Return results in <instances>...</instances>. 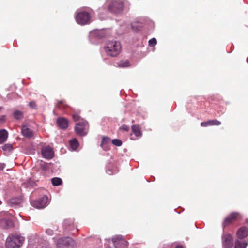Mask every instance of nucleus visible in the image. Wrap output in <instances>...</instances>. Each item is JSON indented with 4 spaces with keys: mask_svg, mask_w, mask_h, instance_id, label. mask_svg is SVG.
Returning a JSON list of instances; mask_svg holds the SVG:
<instances>
[{
    "mask_svg": "<svg viewBox=\"0 0 248 248\" xmlns=\"http://www.w3.org/2000/svg\"><path fill=\"white\" fill-rule=\"evenodd\" d=\"M29 106L31 108H36L37 105L34 101H31L29 103Z\"/></svg>",
    "mask_w": 248,
    "mask_h": 248,
    "instance_id": "2f4dec72",
    "label": "nucleus"
},
{
    "mask_svg": "<svg viewBox=\"0 0 248 248\" xmlns=\"http://www.w3.org/2000/svg\"><path fill=\"white\" fill-rule=\"evenodd\" d=\"M239 216V214L237 212L231 213L224 219L222 223L223 228H224L227 226L234 222L238 218Z\"/></svg>",
    "mask_w": 248,
    "mask_h": 248,
    "instance_id": "6e6552de",
    "label": "nucleus"
},
{
    "mask_svg": "<svg viewBox=\"0 0 248 248\" xmlns=\"http://www.w3.org/2000/svg\"><path fill=\"white\" fill-rule=\"evenodd\" d=\"M14 117L16 120H21L23 118V113L19 110H16L14 112Z\"/></svg>",
    "mask_w": 248,
    "mask_h": 248,
    "instance_id": "393cba45",
    "label": "nucleus"
},
{
    "mask_svg": "<svg viewBox=\"0 0 248 248\" xmlns=\"http://www.w3.org/2000/svg\"><path fill=\"white\" fill-rule=\"evenodd\" d=\"M8 132L5 129L0 130V144L4 142L8 138Z\"/></svg>",
    "mask_w": 248,
    "mask_h": 248,
    "instance_id": "a211bd4d",
    "label": "nucleus"
},
{
    "mask_svg": "<svg viewBox=\"0 0 248 248\" xmlns=\"http://www.w3.org/2000/svg\"><path fill=\"white\" fill-rule=\"evenodd\" d=\"M201 126L202 127H207L210 126L209 121L203 122L201 123Z\"/></svg>",
    "mask_w": 248,
    "mask_h": 248,
    "instance_id": "72a5a7b5",
    "label": "nucleus"
},
{
    "mask_svg": "<svg viewBox=\"0 0 248 248\" xmlns=\"http://www.w3.org/2000/svg\"><path fill=\"white\" fill-rule=\"evenodd\" d=\"M210 126L216 125L218 126L221 124V122L217 120H209Z\"/></svg>",
    "mask_w": 248,
    "mask_h": 248,
    "instance_id": "bb28decb",
    "label": "nucleus"
},
{
    "mask_svg": "<svg viewBox=\"0 0 248 248\" xmlns=\"http://www.w3.org/2000/svg\"><path fill=\"white\" fill-rule=\"evenodd\" d=\"M88 122L85 120H81V122L76 124L75 130L77 134L80 136H85L88 132Z\"/></svg>",
    "mask_w": 248,
    "mask_h": 248,
    "instance_id": "20e7f679",
    "label": "nucleus"
},
{
    "mask_svg": "<svg viewBox=\"0 0 248 248\" xmlns=\"http://www.w3.org/2000/svg\"><path fill=\"white\" fill-rule=\"evenodd\" d=\"M112 143L117 146H120L122 144V142L121 140L119 139H114L112 141Z\"/></svg>",
    "mask_w": 248,
    "mask_h": 248,
    "instance_id": "c756f323",
    "label": "nucleus"
},
{
    "mask_svg": "<svg viewBox=\"0 0 248 248\" xmlns=\"http://www.w3.org/2000/svg\"><path fill=\"white\" fill-rule=\"evenodd\" d=\"M80 111H75V110H73V113L72 114V118L74 121L77 122H81V120H84L83 119L81 118L80 115Z\"/></svg>",
    "mask_w": 248,
    "mask_h": 248,
    "instance_id": "aec40b11",
    "label": "nucleus"
},
{
    "mask_svg": "<svg viewBox=\"0 0 248 248\" xmlns=\"http://www.w3.org/2000/svg\"><path fill=\"white\" fill-rule=\"evenodd\" d=\"M119 129L123 131H128L129 130V127L127 125L124 124L120 127Z\"/></svg>",
    "mask_w": 248,
    "mask_h": 248,
    "instance_id": "473e14b6",
    "label": "nucleus"
},
{
    "mask_svg": "<svg viewBox=\"0 0 248 248\" xmlns=\"http://www.w3.org/2000/svg\"><path fill=\"white\" fill-rule=\"evenodd\" d=\"M51 182L54 186H58L62 184V180L58 177H55L51 179Z\"/></svg>",
    "mask_w": 248,
    "mask_h": 248,
    "instance_id": "b1692460",
    "label": "nucleus"
},
{
    "mask_svg": "<svg viewBox=\"0 0 248 248\" xmlns=\"http://www.w3.org/2000/svg\"><path fill=\"white\" fill-rule=\"evenodd\" d=\"M64 227L67 230H70L73 227V221L71 219H66L64 222Z\"/></svg>",
    "mask_w": 248,
    "mask_h": 248,
    "instance_id": "6ab92c4d",
    "label": "nucleus"
},
{
    "mask_svg": "<svg viewBox=\"0 0 248 248\" xmlns=\"http://www.w3.org/2000/svg\"><path fill=\"white\" fill-rule=\"evenodd\" d=\"M56 245L58 248H65L70 246L73 247L75 242L70 237L61 238L57 240Z\"/></svg>",
    "mask_w": 248,
    "mask_h": 248,
    "instance_id": "423d86ee",
    "label": "nucleus"
},
{
    "mask_svg": "<svg viewBox=\"0 0 248 248\" xmlns=\"http://www.w3.org/2000/svg\"><path fill=\"white\" fill-rule=\"evenodd\" d=\"M56 123L58 127L62 130H65L68 127L69 121L64 117H59L57 119Z\"/></svg>",
    "mask_w": 248,
    "mask_h": 248,
    "instance_id": "f8f14e48",
    "label": "nucleus"
},
{
    "mask_svg": "<svg viewBox=\"0 0 248 248\" xmlns=\"http://www.w3.org/2000/svg\"><path fill=\"white\" fill-rule=\"evenodd\" d=\"M110 139L108 137H103L100 145L104 150H108V143L110 142Z\"/></svg>",
    "mask_w": 248,
    "mask_h": 248,
    "instance_id": "f3484780",
    "label": "nucleus"
},
{
    "mask_svg": "<svg viewBox=\"0 0 248 248\" xmlns=\"http://www.w3.org/2000/svg\"><path fill=\"white\" fill-rule=\"evenodd\" d=\"M248 245V243L243 239H237L235 242L234 248H246Z\"/></svg>",
    "mask_w": 248,
    "mask_h": 248,
    "instance_id": "dca6fc26",
    "label": "nucleus"
},
{
    "mask_svg": "<svg viewBox=\"0 0 248 248\" xmlns=\"http://www.w3.org/2000/svg\"><path fill=\"white\" fill-rule=\"evenodd\" d=\"M105 52L107 55L115 57L118 55L121 50V46L119 42L111 41L108 43L107 46L105 47Z\"/></svg>",
    "mask_w": 248,
    "mask_h": 248,
    "instance_id": "f03ea898",
    "label": "nucleus"
},
{
    "mask_svg": "<svg viewBox=\"0 0 248 248\" xmlns=\"http://www.w3.org/2000/svg\"><path fill=\"white\" fill-rule=\"evenodd\" d=\"M0 224L2 227L5 229H8L13 227V223L10 219H1L0 221Z\"/></svg>",
    "mask_w": 248,
    "mask_h": 248,
    "instance_id": "2eb2a0df",
    "label": "nucleus"
},
{
    "mask_svg": "<svg viewBox=\"0 0 248 248\" xmlns=\"http://www.w3.org/2000/svg\"><path fill=\"white\" fill-rule=\"evenodd\" d=\"M133 133L137 136H140L141 133L140 130V128L138 125H134L131 127Z\"/></svg>",
    "mask_w": 248,
    "mask_h": 248,
    "instance_id": "412c9836",
    "label": "nucleus"
},
{
    "mask_svg": "<svg viewBox=\"0 0 248 248\" xmlns=\"http://www.w3.org/2000/svg\"><path fill=\"white\" fill-rule=\"evenodd\" d=\"M175 248H183V247L181 246H177L175 247Z\"/></svg>",
    "mask_w": 248,
    "mask_h": 248,
    "instance_id": "4c0bfd02",
    "label": "nucleus"
},
{
    "mask_svg": "<svg viewBox=\"0 0 248 248\" xmlns=\"http://www.w3.org/2000/svg\"><path fill=\"white\" fill-rule=\"evenodd\" d=\"M46 232L49 235H52L53 234V231L52 229H47L46 231Z\"/></svg>",
    "mask_w": 248,
    "mask_h": 248,
    "instance_id": "f704fd0d",
    "label": "nucleus"
},
{
    "mask_svg": "<svg viewBox=\"0 0 248 248\" xmlns=\"http://www.w3.org/2000/svg\"><path fill=\"white\" fill-rule=\"evenodd\" d=\"M75 18L78 24L85 25L89 23L91 16L88 12L81 11L77 14Z\"/></svg>",
    "mask_w": 248,
    "mask_h": 248,
    "instance_id": "39448f33",
    "label": "nucleus"
},
{
    "mask_svg": "<svg viewBox=\"0 0 248 248\" xmlns=\"http://www.w3.org/2000/svg\"><path fill=\"white\" fill-rule=\"evenodd\" d=\"M222 246L224 248H232L233 246V238L230 234H223L222 236Z\"/></svg>",
    "mask_w": 248,
    "mask_h": 248,
    "instance_id": "1a4fd4ad",
    "label": "nucleus"
},
{
    "mask_svg": "<svg viewBox=\"0 0 248 248\" xmlns=\"http://www.w3.org/2000/svg\"><path fill=\"white\" fill-rule=\"evenodd\" d=\"M106 172H107V173L108 174H109V175H111V174H112V173H111V170H107Z\"/></svg>",
    "mask_w": 248,
    "mask_h": 248,
    "instance_id": "e433bc0d",
    "label": "nucleus"
},
{
    "mask_svg": "<svg viewBox=\"0 0 248 248\" xmlns=\"http://www.w3.org/2000/svg\"><path fill=\"white\" fill-rule=\"evenodd\" d=\"M130 8V3L128 1L121 0H114L111 1L108 6V10L113 13H119L124 9L129 10Z\"/></svg>",
    "mask_w": 248,
    "mask_h": 248,
    "instance_id": "f257e3e1",
    "label": "nucleus"
},
{
    "mask_svg": "<svg viewBox=\"0 0 248 248\" xmlns=\"http://www.w3.org/2000/svg\"><path fill=\"white\" fill-rule=\"evenodd\" d=\"M56 107L58 108L61 109L62 108H67L68 107V106L66 103V102H65V100H60V101H58V103H57V104L56 105Z\"/></svg>",
    "mask_w": 248,
    "mask_h": 248,
    "instance_id": "4be33fe9",
    "label": "nucleus"
},
{
    "mask_svg": "<svg viewBox=\"0 0 248 248\" xmlns=\"http://www.w3.org/2000/svg\"><path fill=\"white\" fill-rule=\"evenodd\" d=\"M48 203V198L46 196H44L41 198L31 202V204L32 206L38 209L45 208Z\"/></svg>",
    "mask_w": 248,
    "mask_h": 248,
    "instance_id": "0eeeda50",
    "label": "nucleus"
},
{
    "mask_svg": "<svg viewBox=\"0 0 248 248\" xmlns=\"http://www.w3.org/2000/svg\"><path fill=\"white\" fill-rule=\"evenodd\" d=\"M2 149L5 151H11L13 150V146L9 144H6L2 147Z\"/></svg>",
    "mask_w": 248,
    "mask_h": 248,
    "instance_id": "c85d7f7f",
    "label": "nucleus"
},
{
    "mask_svg": "<svg viewBox=\"0 0 248 248\" xmlns=\"http://www.w3.org/2000/svg\"><path fill=\"white\" fill-rule=\"evenodd\" d=\"M12 205H17L21 202V199L19 198H12L10 201Z\"/></svg>",
    "mask_w": 248,
    "mask_h": 248,
    "instance_id": "cd10ccee",
    "label": "nucleus"
},
{
    "mask_svg": "<svg viewBox=\"0 0 248 248\" xmlns=\"http://www.w3.org/2000/svg\"><path fill=\"white\" fill-rule=\"evenodd\" d=\"M236 235L237 239L244 240L248 235V229L246 227H241L238 230Z\"/></svg>",
    "mask_w": 248,
    "mask_h": 248,
    "instance_id": "ddd939ff",
    "label": "nucleus"
},
{
    "mask_svg": "<svg viewBox=\"0 0 248 248\" xmlns=\"http://www.w3.org/2000/svg\"><path fill=\"white\" fill-rule=\"evenodd\" d=\"M148 43L149 46H154L156 44L157 41L155 38H153L149 40Z\"/></svg>",
    "mask_w": 248,
    "mask_h": 248,
    "instance_id": "7c9ffc66",
    "label": "nucleus"
},
{
    "mask_svg": "<svg viewBox=\"0 0 248 248\" xmlns=\"http://www.w3.org/2000/svg\"><path fill=\"white\" fill-rule=\"evenodd\" d=\"M6 118L5 115H2L0 116V122L3 123L5 121Z\"/></svg>",
    "mask_w": 248,
    "mask_h": 248,
    "instance_id": "c9c22d12",
    "label": "nucleus"
},
{
    "mask_svg": "<svg viewBox=\"0 0 248 248\" xmlns=\"http://www.w3.org/2000/svg\"><path fill=\"white\" fill-rule=\"evenodd\" d=\"M21 133L24 137L27 138H31L33 135V131L26 125L22 126Z\"/></svg>",
    "mask_w": 248,
    "mask_h": 248,
    "instance_id": "4468645a",
    "label": "nucleus"
},
{
    "mask_svg": "<svg viewBox=\"0 0 248 248\" xmlns=\"http://www.w3.org/2000/svg\"><path fill=\"white\" fill-rule=\"evenodd\" d=\"M24 240V237L20 235L9 236L6 241V248H19Z\"/></svg>",
    "mask_w": 248,
    "mask_h": 248,
    "instance_id": "7ed1b4c3",
    "label": "nucleus"
},
{
    "mask_svg": "<svg viewBox=\"0 0 248 248\" xmlns=\"http://www.w3.org/2000/svg\"><path fill=\"white\" fill-rule=\"evenodd\" d=\"M70 145L73 150H76L78 146V142L76 139H73L70 141Z\"/></svg>",
    "mask_w": 248,
    "mask_h": 248,
    "instance_id": "5701e85b",
    "label": "nucleus"
},
{
    "mask_svg": "<svg viewBox=\"0 0 248 248\" xmlns=\"http://www.w3.org/2000/svg\"><path fill=\"white\" fill-rule=\"evenodd\" d=\"M118 66L121 67H126L129 66V62L128 60L122 61L118 63Z\"/></svg>",
    "mask_w": 248,
    "mask_h": 248,
    "instance_id": "a878e982",
    "label": "nucleus"
},
{
    "mask_svg": "<svg viewBox=\"0 0 248 248\" xmlns=\"http://www.w3.org/2000/svg\"><path fill=\"white\" fill-rule=\"evenodd\" d=\"M41 153L43 156L47 159H50L54 156L53 149L49 146L43 147L41 150Z\"/></svg>",
    "mask_w": 248,
    "mask_h": 248,
    "instance_id": "9b49d317",
    "label": "nucleus"
},
{
    "mask_svg": "<svg viewBox=\"0 0 248 248\" xmlns=\"http://www.w3.org/2000/svg\"><path fill=\"white\" fill-rule=\"evenodd\" d=\"M112 242L116 248L126 246L128 242L121 236H116L112 238Z\"/></svg>",
    "mask_w": 248,
    "mask_h": 248,
    "instance_id": "9d476101",
    "label": "nucleus"
}]
</instances>
